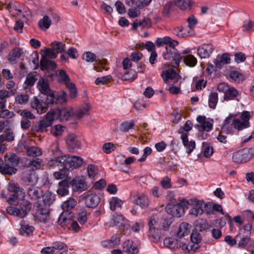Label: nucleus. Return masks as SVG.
<instances>
[{"label": "nucleus", "instance_id": "5", "mask_svg": "<svg viewBox=\"0 0 254 254\" xmlns=\"http://www.w3.org/2000/svg\"><path fill=\"white\" fill-rule=\"evenodd\" d=\"M175 46H166V51L163 54V57L166 60H170L172 59L171 62L172 66L176 68L179 66L183 57L178 53Z\"/></svg>", "mask_w": 254, "mask_h": 254}, {"label": "nucleus", "instance_id": "27", "mask_svg": "<svg viewBox=\"0 0 254 254\" xmlns=\"http://www.w3.org/2000/svg\"><path fill=\"white\" fill-rule=\"evenodd\" d=\"M159 217L157 215H152L149 218L148 226L149 231L152 233H155V230L160 229V220L159 221Z\"/></svg>", "mask_w": 254, "mask_h": 254}, {"label": "nucleus", "instance_id": "50", "mask_svg": "<svg viewBox=\"0 0 254 254\" xmlns=\"http://www.w3.org/2000/svg\"><path fill=\"white\" fill-rule=\"evenodd\" d=\"M122 204V200L117 197H113L110 200V207L112 211L117 207H121Z\"/></svg>", "mask_w": 254, "mask_h": 254}, {"label": "nucleus", "instance_id": "18", "mask_svg": "<svg viewBox=\"0 0 254 254\" xmlns=\"http://www.w3.org/2000/svg\"><path fill=\"white\" fill-rule=\"evenodd\" d=\"M22 180L27 185H33L35 184V179L34 171L27 167L22 172Z\"/></svg>", "mask_w": 254, "mask_h": 254}, {"label": "nucleus", "instance_id": "62", "mask_svg": "<svg viewBox=\"0 0 254 254\" xmlns=\"http://www.w3.org/2000/svg\"><path fill=\"white\" fill-rule=\"evenodd\" d=\"M197 198H190L189 199H186L185 198L182 199V200L181 201L180 205L182 207V208H187L189 206V205H194V203L196 202V200Z\"/></svg>", "mask_w": 254, "mask_h": 254}, {"label": "nucleus", "instance_id": "40", "mask_svg": "<svg viewBox=\"0 0 254 254\" xmlns=\"http://www.w3.org/2000/svg\"><path fill=\"white\" fill-rule=\"evenodd\" d=\"M226 134H229V130L225 129V127H222L221 130L219 132L216 138L217 140L223 144L228 142V137Z\"/></svg>", "mask_w": 254, "mask_h": 254}, {"label": "nucleus", "instance_id": "23", "mask_svg": "<svg viewBox=\"0 0 254 254\" xmlns=\"http://www.w3.org/2000/svg\"><path fill=\"white\" fill-rule=\"evenodd\" d=\"M83 60L87 63L97 62L100 64H106V60H101L97 59V57L93 53L91 52H86L84 53L82 56Z\"/></svg>", "mask_w": 254, "mask_h": 254}, {"label": "nucleus", "instance_id": "37", "mask_svg": "<svg viewBox=\"0 0 254 254\" xmlns=\"http://www.w3.org/2000/svg\"><path fill=\"white\" fill-rule=\"evenodd\" d=\"M188 226L189 224L187 223H182L179 227V230L177 232V238L182 241V238L186 235H188Z\"/></svg>", "mask_w": 254, "mask_h": 254}, {"label": "nucleus", "instance_id": "46", "mask_svg": "<svg viewBox=\"0 0 254 254\" xmlns=\"http://www.w3.org/2000/svg\"><path fill=\"white\" fill-rule=\"evenodd\" d=\"M67 94L63 90L60 91L55 95L56 104H63L67 101Z\"/></svg>", "mask_w": 254, "mask_h": 254}, {"label": "nucleus", "instance_id": "30", "mask_svg": "<svg viewBox=\"0 0 254 254\" xmlns=\"http://www.w3.org/2000/svg\"><path fill=\"white\" fill-rule=\"evenodd\" d=\"M161 76L164 82L167 83L170 80L176 79L177 78V74L176 71L173 69L163 70L162 72Z\"/></svg>", "mask_w": 254, "mask_h": 254}, {"label": "nucleus", "instance_id": "56", "mask_svg": "<svg viewBox=\"0 0 254 254\" xmlns=\"http://www.w3.org/2000/svg\"><path fill=\"white\" fill-rule=\"evenodd\" d=\"M89 106L86 105V106L82 108L79 109L75 113L76 117L78 119H80L85 115L89 114Z\"/></svg>", "mask_w": 254, "mask_h": 254}, {"label": "nucleus", "instance_id": "1", "mask_svg": "<svg viewBox=\"0 0 254 254\" xmlns=\"http://www.w3.org/2000/svg\"><path fill=\"white\" fill-rule=\"evenodd\" d=\"M61 154V150L56 146L53 151L54 158L49 161V166L52 167H58L61 171L70 170L69 155L60 156Z\"/></svg>", "mask_w": 254, "mask_h": 254}, {"label": "nucleus", "instance_id": "44", "mask_svg": "<svg viewBox=\"0 0 254 254\" xmlns=\"http://www.w3.org/2000/svg\"><path fill=\"white\" fill-rule=\"evenodd\" d=\"M238 95V90L233 87H230L224 96L225 100H231L234 99Z\"/></svg>", "mask_w": 254, "mask_h": 254}, {"label": "nucleus", "instance_id": "21", "mask_svg": "<svg viewBox=\"0 0 254 254\" xmlns=\"http://www.w3.org/2000/svg\"><path fill=\"white\" fill-rule=\"evenodd\" d=\"M50 210L48 207L40 206L36 215L37 219L43 223H47L50 219Z\"/></svg>", "mask_w": 254, "mask_h": 254}, {"label": "nucleus", "instance_id": "25", "mask_svg": "<svg viewBox=\"0 0 254 254\" xmlns=\"http://www.w3.org/2000/svg\"><path fill=\"white\" fill-rule=\"evenodd\" d=\"M41 198L45 205L44 207H48L55 200V194L52 191H44Z\"/></svg>", "mask_w": 254, "mask_h": 254}, {"label": "nucleus", "instance_id": "32", "mask_svg": "<svg viewBox=\"0 0 254 254\" xmlns=\"http://www.w3.org/2000/svg\"><path fill=\"white\" fill-rule=\"evenodd\" d=\"M36 76H37V73L36 72L28 74L24 83L23 88L26 89L33 86L36 80L37 79Z\"/></svg>", "mask_w": 254, "mask_h": 254}, {"label": "nucleus", "instance_id": "34", "mask_svg": "<svg viewBox=\"0 0 254 254\" xmlns=\"http://www.w3.org/2000/svg\"><path fill=\"white\" fill-rule=\"evenodd\" d=\"M156 43L158 46L163 45H167V46H176L178 43L177 41L173 40L169 37H164V38H158L156 40Z\"/></svg>", "mask_w": 254, "mask_h": 254}, {"label": "nucleus", "instance_id": "4", "mask_svg": "<svg viewBox=\"0 0 254 254\" xmlns=\"http://www.w3.org/2000/svg\"><path fill=\"white\" fill-rule=\"evenodd\" d=\"M111 225L118 227L121 231L124 232V234L127 235L130 234V226L128 224V222L122 214H113L111 221Z\"/></svg>", "mask_w": 254, "mask_h": 254}, {"label": "nucleus", "instance_id": "22", "mask_svg": "<svg viewBox=\"0 0 254 254\" xmlns=\"http://www.w3.org/2000/svg\"><path fill=\"white\" fill-rule=\"evenodd\" d=\"M56 67L57 65L54 61L46 58V57L42 56L40 61V67L42 70H52Z\"/></svg>", "mask_w": 254, "mask_h": 254}, {"label": "nucleus", "instance_id": "3", "mask_svg": "<svg viewBox=\"0 0 254 254\" xmlns=\"http://www.w3.org/2000/svg\"><path fill=\"white\" fill-rule=\"evenodd\" d=\"M19 208L12 206L8 207L6 208L7 213L10 215H13L20 218L25 217L31 208V204L29 202L24 198L21 199L19 203Z\"/></svg>", "mask_w": 254, "mask_h": 254}, {"label": "nucleus", "instance_id": "39", "mask_svg": "<svg viewBox=\"0 0 254 254\" xmlns=\"http://www.w3.org/2000/svg\"><path fill=\"white\" fill-rule=\"evenodd\" d=\"M52 247L55 254H63V253L66 251L65 245L61 242L53 243Z\"/></svg>", "mask_w": 254, "mask_h": 254}, {"label": "nucleus", "instance_id": "13", "mask_svg": "<svg viewBox=\"0 0 254 254\" xmlns=\"http://www.w3.org/2000/svg\"><path fill=\"white\" fill-rule=\"evenodd\" d=\"M195 201L194 205H192L194 206V207L190 209L189 213L191 215L197 216L203 213V210L207 206V204L202 200L197 199Z\"/></svg>", "mask_w": 254, "mask_h": 254}, {"label": "nucleus", "instance_id": "14", "mask_svg": "<svg viewBox=\"0 0 254 254\" xmlns=\"http://www.w3.org/2000/svg\"><path fill=\"white\" fill-rule=\"evenodd\" d=\"M165 209L168 214L178 218L181 217L184 213V208L179 204H168L166 206Z\"/></svg>", "mask_w": 254, "mask_h": 254}, {"label": "nucleus", "instance_id": "41", "mask_svg": "<svg viewBox=\"0 0 254 254\" xmlns=\"http://www.w3.org/2000/svg\"><path fill=\"white\" fill-rule=\"evenodd\" d=\"M236 238L237 239L238 246L240 248H245L250 241V238L247 236H241L240 234L237 235Z\"/></svg>", "mask_w": 254, "mask_h": 254}, {"label": "nucleus", "instance_id": "11", "mask_svg": "<svg viewBox=\"0 0 254 254\" xmlns=\"http://www.w3.org/2000/svg\"><path fill=\"white\" fill-rule=\"evenodd\" d=\"M31 106L32 109L36 110L37 113L39 114L45 113L48 110L46 103L37 97H34L31 101Z\"/></svg>", "mask_w": 254, "mask_h": 254}, {"label": "nucleus", "instance_id": "64", "mask_svg": "<svg viewBox=\"0 0 254 254\" xmlns=\"http://www.w3.org/2000/svg\"><path fill=\"white\" fill-rule=\"evenodd\" d=\"M172 223V218H162L160 220V229L167 230Z\"/></svg>", "mask_w": 254, "mask_h": 254}, {"label": "nucleus", "instance_id": "57", "mask_svg": "<svg viewBox=\"0 0 254 254\" xmlns=\"http://www.w3.org/2000/svg\"><path fill=\"white\" fill-rule=\"evenodd\" d=\"M20 225L21 229L27 235H29L33 233L34 229V227L29 226V224L24 221L23 220L20 222Z\"/></svg>", "mask_w": 254, "mask_h": 254}, {"label": "nucleus", "instance_id": "42", "mask_svg": "<svg viewBox=\"0 0 254 254\" xmlns=\"http://www.w3.org/2000/svg\"><path fill=\"white\" fill-rule=\"evenodd\" d=\"M218 93L217 92H212L208 96V106L212 109L216 108L218 102Z\"/></svg>", "mask_w": 254, "mask_h": 254}, {"label": "nucleus", "instance_id": "59", "mask_svg": "<svg viewBox=\"0 0 254 254\" xmlns=\"http://www.w3.org/2000/svg\"><path fill=\"white\" fill-rule=\"evenodd\" d=\"M65 127L62 125H57L53 127L51 129V133L55 136H58L62 135Z\"/></svg>", "mask_w": 254, "mask_h": 254}, {"label": "nucleus", "instance_id": "8", "mask_svg": "<svg viewBox=\"0 0 254 254\" xmlns=\"http://www.w3.org/2000/svg\"><path fill=\"white\" fill-rule=\"evenodd\" d=\"M251 117L250 113L244 111L240 119H235L233 121L234 127L238 130H243L250 127L249 120Z\"/></svg>", "mask_w": 254, "mask_h": 254}, {"label": "nucleus", "instance_id": "29", "mask_svg": "<svg viewBox=\"0 0 254 254\" xmlns=\"http://www.w3.org/2000/svg\"><path fill=\"white\" fill-rule=\"evenodd\" d=\"M85 200V204L88 207H94L99 203V198L95 193H91L84 197Z\"/></svg>", "mask_w": 254, "mask_h": 254}, {"label": "nucleus", "instance_id": "28", "mask_svg": "<svg viewBox=\"0 0 254 254\" xmlns=\"http://www.w3.org/2000/svg\"><path fill=\"white\" fill-rule=\"evenodd\" d=\"M73 217V214L71 211L63 210L59 218V223L63 226H65Z\"/></svg>", "mask_w": 254, "mask_h": 254}, {"label": "nucleus", "instance_id": "63", "mask_svg": "<svg viewBox=\"0 0 254 254\" xmlns=\"http://www.w3.org/2000/svg\"><path fill=\"white\" fill-rule=\"evenodd\" d=\"M133 121H126L122 123L121 125L120 129L123 132H127L134 127Z\"/></svg>", "mask_w": 254, "mask_h": 254}, {"label": "nucleus", "instance_id": "19", "mask_svg": "<svg viewBox=\"0 0 254 254\" xmlns=\"http://www.w3.org/2000/svg\"><path fill=\"white\" fill-rule=\"evenodd\" d=\"M58 117L62 121H67L74 115V112L71 108H62L56 109Z\"/></svg>", "mask_w": 254, "mask_h": 254}, {"label": "nucleus", "instance_id": "53", "mask_svg": "<svg viewBox=\"0 0 254 254\" xmlns=\"http://www.w3.org/2000/svg\"><path fill=\"white\" fill-rule=\"evenodd\" d=\"M26 154L29 156H39L42 154V150L37 146H32L27 149Z\"/></svg>", "mask_w": 254, "mask_h": 254}, {"label": "nucleus", "instance_id": "16", "mask_svg": "<svg viewBox=\"0 0 254 254\" xmlns=\"http://www.w3.org/2000/svg\"><path fill=\"white\" fill-rule=\"evenodd\" d=\"M214 50L213 47L210 44H203L197 49V53L200 58L205 59L210 57Z\"/></svg>", "mask_w": 254, "mask_h": 254}, {"label": "nucleus", "instance_id": "43", "mask_svg": "<svg viewBox=\"0 0 254 254\" xmlns=\"http://www.w3.org/2000/svg\"><path fill=\"white\" fill-rule=\"evenodd\" d=\"M176 5L182 10H186L191 6V0H174Z\"/></svg>", "mask_w": 254, "mask_h": 254}, {"label": "nucleus", "instance_id": "45", "mask_svg": "<svg viewBox=\"0 0 254 254\" xmlns=\"http://www.w3.org/2000/svg\"><path fill=\"white\" fill-rule=\"evenodd\" d=\"M76 201L74 198H70L63 203L62 207L63 210L71 211L76 204Z\"/></svg>", "mask_w": 254, "mask_h": 254}, {"label": "nucleus", "instance_id": "31", "mask_svg": "<svg viewBox=\"0 0 254 254\" xmlns=\"http://www.w3.org/2000/svg\"><path fill=\"white\" fill-rule=\"evenodd\" d=\"M51 127L44 120H42L34 124L33 130L37 132H44L47 131V128Z\"/></svg>", "mask_w": 254, "mask_h": 254}, {"label": "nucleus", "instance_id": "52", "mask_svg": "<svg viewBox=\"0 0 254 254\" xmlns=\"http://www.w3.org/2000/svg\"><path fill=\"white\" fill-rule=\"evenodd\" d=\"M137 77V72L133 69H130L128 71L125 73L123 76L124 80L129 81L130 82L133 81Z\"/></svg>", "mask_w": 254, "mask_h": 254}, {"label": "nucleus", "instance_id": "54", "mask_svg": "<svg viewBox=\"0 0 254 254\" xmlns=\"http://www.w3.org/2000/svg\"><path fill=\"white\" fill-rule=\"evenodd\" d=\"M29 100V96L27 94H21L16 95L15 101L17 104L20 105L26 104Z\"/></svg>", "mask_w": 254, "mask_h": 254}, {"label": "nucleus", "instance_id": "10", "mask_svg": "<svg viewBox=\"0 0 254 254\" xmlns=\"http://www.w3.org/2000/svg\"><path fill=\"white\" fill-rule=\"evenodd\" d=\"M25 196L24 191H13V193L11 194L8 197L5 196L3 191H0V197L5 199L10 203L14 204L19 203L21 199H23Z\"/></svg>", "mask_w": 254, "mask_h": 254}, {"label": "nucleus", "instance_id": "9", "mask_svg": "<svg viewBox=\"0 0 254 254\" xmlns=\"http://www.w3.org/2000/svg\"><path fill=\"white\" fill-rule=\"evenodd\" d=\"M65 141L67 149L71 152H74L80 148L81 142L77 136L74 133L68 134Z\"/></svg>", "mask_w": 254, "mask_h": 254}, {"label": "nucleus", "instance_id": "38", "mask_svg": "<svg viewBox=\"0 0 254 254\" xmlns=\"http://www.w3.org/2000/svg\"><path fill=\"white\" fill-rule=\"evenodd\" d=\"M10 94L6 90H0V109L5 108L6 100Z\"/></svg>", "mask_w": 254, "mask_h": 254}, {"label": "nucleus", "instance_id": "15", "mask_svg": "<svg viewBox=\"0 0 254 254\" xmlns=\"http://www.w3.org/2000/svg\"><path fill=\"white\" fill-rule=\"evenodd\" d=\"M71 187L73 190H85L88 189V186L85 179L83 177H76L72 178Z\"/></svg>", "mask_w": 254, "mask_h": 254}, {"label": "nucleus", "instance_id": "60", "mask_svg": "<svg viewBox=\"0 0 254 254\" xmlns=\"http://www.w3.org/2000/svg\"><path fill=\"white\" fill-rule=\"evenodd\" d=\"M192 127V125L190 121H187L185 124L180 127L178 130V132L181 133V135L183 134L187 133L191 129Z\"/></svg>", "mask_w": 254, "mask_h": 254}, {"label": "nucleus", "instance_id": "33", "mask_svg": "<svg viewBox=\"0 0 254 254\" xmlns=\"http://www.w3.org/2000/svg\"><path fill=\"white\" fill-rule=\"evenodd\" d=\"M22 54V50L20 48H15L10 52L7 56V60L12 64L16 63V60L20 58Z\"/></svg>", "mask_w": 254, "mask_h": 254}, {"label": "nucleus", "instance_id": "24", "mask_svg": "<svg viewBox=\"0 0 254 254\" xmlns=\"http://www.w3.org/2000/svg\"><path fill=\"white\" fill-rule=\"evenodd\" d=\"M133 201L135 204L140 206L142 208L147 207L149 204L148 197L143 193H138Z\"/></svg>", "mask_w": 254, "mask_h": 254}, {"label": "nucleus", "instance_id": "7", "mask_svg": "<svg viewBox=\"0 0 254 254\" xmlns=\"http://www.w3.org/2000/svg\"><path fill=\"white\" fill-rule=\"evenodd\" d=\"M187 241L185 240H183V241H182L178 238L176 240L168 238L164 240V244L165 246L172 249L181 248L183 250H188V251H190V249L192 250L191 246L190 247L189 245H187Z\"/></svg>", "mask_w": 254, "mask_h": 254}, {"label": "nucleus", "instance_id": "58", "mask_svg": "<svg viewBox=\"0 0 254 254\" xmlns=\"http://www.w3.org/2000/svg\"><path fill=\"white\" fill-rule=\"evenodd\" d=\"M6 87L8 90L11 95H14L17 92V88L16 87L15 83L13 81L9 80L6 84Z\"/></svg>", "mask_w": 254, "mask_h": 254}, {"label": "nucleus", "instance_id": "6", "mask_svg": "<svg viewBox=\"0 0 254 254\" xmlns=\"http://www.w3.org/2000/svg\"><path fill=\"white\" fill-rule=\"evenodd\" d=\"M254 156V148H244L233 153L232 159L234 162L238 163L249 161Z\"/></svg>", "mask_w": 254, "mask_h": 254}, {"label": "nucleus", "instance_id": "48", "mask_svg": "<svg viewBox=\"0 0 254 254\" xmlns=\"http://www.w3.org/2000/svg\"><path fill=\"white\" fill-rule=\"evenodd\" d=\"M51 23V20L49 17L45 15L43 17V19L39 20L38 25L41 29L47 30L50 27Z\"/></svg>", "mask_w": 254, "mask_h": 254}, {"label": "nucleus", "instance_id": "12", "mask_svg": "<svg viewBox=\"0 0 254 254\" xmlns=\"http://www.w3.org/2000/svg\"><path fill=\"white\" fill-rule=\"evenodd\" d=\"M123 250L128 254H137L139 252L137 244L130 240L124 242Z\"/></svg>", "mask_w": 254, "mask_h": 254}, {"label": "nucleus", "instance_id": "26", "mask_svg": "<svg viewBox=\"0 0 254 254\" xmlns=\"http://www.w3.org/2000/svg\"><path fill=\"white\" fill-rule=\"evenodd\" d=\"M181 138L182 140V143L184 146L186 148L187 152L188 154H190L195 148V141L193 140L189 141L187 133L182 134L181 136Z\"/></svg>", "mask_w": 254, "mask_h": 254}, {"label": "nucleus", "instance_id": "20", "mask_svg": "<svg viewBox=\"0 0 254 254\" xmlns=\"http://www.w3.org/2000/svg\"><path fill=\"white\" fill-rule=\"evenodd\" d=\"M230 58L228 54H223L221 56H218L214 60V63L216 68H221L225 64L230 63Z\"/></svg>", "mask_w": 254, "mask_h": 254}, {"label": "nucleus", "instance_id": "35", "mask_svg": "<svg viewBox=\"0 0 254 254\" xmlns=\"http://www.w3.org/2000/svg\"><path fill=\"white\" fill-rule=\"evenodd\" d=\"M69 161L70 166V170L81 167L83 162L81 158L77 156L69 155Z\"/></svg>", "mask_w": 254, "mask_h": 254}, {"label": "nucleus", "instance_id": "2", "mask_svg": "<svg viewBox=\"0 0 254 254\" xmlns=\"http://www.w3.org/2000/svg\"><path fill=\"white\" fill-rule=\"evenodd\" d=\"M19 162V157L16 154L5 155L4 162L0 165V172L5 175L15 174L17 171L16 167Z\"/></svg>", "mask_w": 254, "mask_h": 254}, {"label": "nucleus", "instance_id": "47", "mask_svg": "<svg viewBox=\"0 0 254 254\" xmlns=\"http://www.w3.org/2000/svg\"><path fill=\"white\" fill-rule=\"evenodd\" d=\"M57 118H58V115L56 109L48 112L46 115L45 119L43 120L51 126L53 121Z\"/></svg>", "mask_w": 254, "mask_h": 254}, {"label": "nucleus", "instance_id": "51", "mask_svg": "<svg viewBox=\"0 0 254 254\" xmlns=\"http://www.w3.org/2000/svg\"><path fill=\"white\" fill-rule=\"evenodd\" d=\"M184 62L186 65L193 67L197 64V60L193 56L188 55L184 57Z\"/></svg>", "mask_w": 254, "mask_h": 254}, {"label": "nucleus", "instance_id": "61", "mask_svg": "<svg viewBox=\"0 0 254 254\" xmlns=\"http://www.w3.org/2000/svg\"><path fill=\"white\" fill-rule=\"evenodd\" d=\"M229 76L231 78L238 82L242 81L245 79V76L237 71H231Z\"/></svg>", "mask_w": 254, "mask_h": 254}, {"label": "nucleus", "instance_id": "49", "mask_svg": "<svg viewBox=\"0 0 254 254\" xmlns=\"http://www.w3.org/2000/svg\"><path fill=\"white\" fill-rule=\"evenodd\" d=\"M59 81L64 82L66 86H69L70 84L72 83V82H70V79L68 75L64 70L61 69L59 71Z\"/></svg>", "mask_w": 254, "mask_h": 254}, {"label": "nucleus", "instance_id": "17", "mask_svg": "<svg viewBox=\"0 0 254 254\" xmlns=\"http://www.w3.org/2000/svg\"><path fill=\"white\" fill-rule=\"evenodd\" d=\"M37 86L40 92L44 95L51 93L52 91L50 88L48 80L42 77L39 78Z\"/></svg>", "mask_w": 254, "mask_h": 254}, {"label": "nucleus", "instance_id": "36", "mask_svg": "<svg viewBox=\"0 0 254 254\" xmlns=\"http://www.w3.org/2000/svg\"><path fill=\"white\" fill-rule=\"evenodd\" d=\"M174 33L180 37H186L192 35L193 34V31L191 29L187 31L183 27L180 26L174 30Z\"/></svg>", "mask_w": 254, "mask_h": 254}, {"label": "nucleus", "instance_id": "55", "mask_svg": "<svg viewBox=\"0 0 254 254\" xmlns=\"http://www.w3.org/2000/svg\"><path fill=\"white\" fill-rule=\"evenodd\" d=\"M53 50L58 54L64 50L65 45L62 42H53L51 44Z\"/></svg>", "mask_w": 254, "mask_h": 254}]
</instances>
